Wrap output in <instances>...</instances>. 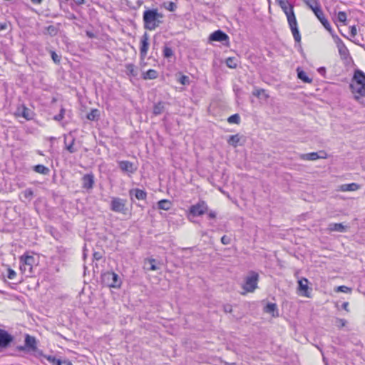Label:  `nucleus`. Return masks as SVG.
I'll list each match as a JSON object with an SVG mask.
<instances>
[{"instance_id": "9d476101", "label": "nucleus", "mask_w": 365, "mask_h": 365, "mask_svg": "<svg viewBox=\"0 0 365 365\" xmlns=\"http://www.w3.org/2000/svg\"><path fill=\"white\" fill-rule=\"evenodd\" d=\"M20 349L35 352L37 354H39V351H41L37 348V341L36 338L29 334H26L24 346L21 347Z\"/></svg>"}, {"instance_id": "2eb2a0df", "label": "nucleus", "mask_w": 365, "mask_h": 365, "mask_svg": "<svg viewBox=\"0 0 365 365\" xmlns=\"http://www.w3.org/2000/svg\"><path fill=\"white\" fill-rule=\"evenodd\" d=\"M15 115L18 117H22L28 120L33 118L32 111L26 108L24 105H21L16 108Z\"/></svg>"}, {"instance_id": "f257e3e1", "label": "nucleus", "mask_w": 365, "mask_h": 365, "mask_svg": "<svg viewBox=\"0 0 365 365\" xmlns=\"http://www.w3.org/2000/svg\"><path fill=\"white\" fill-rule=\"evenodd\" d=\"M349 87L354 99L365 106V73L362 71L355 70Z\"/></svg>"}, {"instance_id": "4468645a", "label": "nucleus", "mask_w": 365, "mask_h": 365, "mask_svg": "<svg viewBox=\"0 0 365 365\" xmlns=\"http://www.w3.org/2000/svg\"><path fill=\"white\" fill-rule=\"evenodd\" d=\"M149 36L147 33H145L140 39V56L142 59L145 58L149 48Z\"/></svg>"}, {"instance_id": "393cba45", "label": "nucleus", "mask_w": 365, "mask_h": 365, "mask_svg": "<svg viewBox=\"0 0 365 365\" xmlns=\"http://www.w3.org/2000/svg\"><path fill=\"white\" fill-rule=\"evenodd\" d=\"M38 355L43 356L48 361H49L52 365H58V364H60V361L61 360L60 359L56 358L54 356H52V355L43 354L42 353V351H39V354Z\"/></svg>"}, {"instance_id": "6ab92c4d", "label": "nucleus", "mask_w": 365, "mask_h": 365, "mask_svg": "<svg viewBox=\"0 0 365 365\" xmlns=\"http://www.w3.org/2000/svg\"><path fill=\"white\" fill-rule=\"evenodd\" d=\"M83 185L82 187L85 189H92L94 184V175L93 173H88L82 178Z\"/></svg>"}, {"instance_id": "de8ad7c7", "label": "nucleus", "mask_w": 365, "mask_h": 365, "mask_svg": "<svg viewBox=\"0 0 365 365\" xmlns=\"http://www.w3.org/2000/svg\"><path fill=\"white\" fill-rule=\"evenodd\" d=\"M180 83L182 85H187L189 83V78L187 76H182L179 80Z\"/></svg>"}, {"instance_id": "bb28decb", "label": "nucleus", "mask_w": 365, "mask_h": 365, "mask_svg": "<svg viewBox=\"0 0 365 365\" xmlns=\"http://www.w3.org/2000/svg\"><path fill=\"white\" fill-rule=\"evenodd\" d=\"M145 265L147 266L146 269L150 271H155L159 269L156 265V260L155 259H148L145 262Z\"/></svg>"}, {"instance_id": "2f4dec72", "label": "nucleus", "mask_w": 365, "mask_h": 365, "mask_svg": "<svg viewBox=\"0 0 365 365\" xmlns=\"http://www.w3.org/2000/svg\"><path fill=\"white\" fill-rule=\"evenodd\" d=\"M100 116V112L98 109H92L88 114L87 118L89 120H97Z\"/></svg>"}, {"instance_id": "473e14b6", "label": "nucleus", "mask_w": 365, "mask_h": 365, "mask_svg": "<svg viewBox=\"0 0 365 365\" xmlns=\"http://www.w3.org/2000/svg\"><path fill=\"white\" fill-rule=\"evenodd\" d=\"M239 142H240V137H239L238 134L229 136V138L227 140L228 144L235 148L237 146Z\"/></svg>"}, {"instance_id": "5fc2aeb1", "label": "nucleus", "mask_w": 365, "mask_h": 365, "mask_svg": "<svg viewBox=\"0 0 365 365\" xmlns=\"http://www.w3.org/2000/svg\"><path fill=\"white\" fill-rule=\"evenodd\" d=\"M74 1L77 5H81L85 3V0H74Z\"/></svg>"}, {"instance_id": "7c9ffc66", "label": "nucleus", "mask_w": 365, "mask_h": 365, "mask_svg": "<svg viewBox=\"0 0 365 365\" xmlns=\"http://www.w3.org/2000/svg\"><path fill=\"white\" fill-rule=\"evenodd\" d=\"M74 142H75V138H72L71 140V142L68 144L67 143V138L66 137L64 138V143L66 145V148L70 153H74L75 152H76V149L74 148V147H73Z\"/></svg>"}, {"instance_id": "a211bd4d", "label": "nucleus", "mask_w": 365, "mask_h": 365, "mask_svg": "<svg viewBox=\"0 0 365 365\" xmlns=\"http://www.w3.org/2000/svg\"><path fill=\"white\" fill-rule=\"evenodd\" d=\"M118 164L120 170L125 173H134L137 170V167L133 163L128 160L120 161Z\"/></svg>"}, {"instance_id": "4d7b16f0", "label": "nucleus", "mask_w": 365, "mask_h": 365, "mask_svg": "<svg viewBox=\"0 0 365 365\" xmlns=\"http://www.w3.org/2000/svg\"><path fill=\"white\" fill-rule=\"evenodd\" d=\"M225 311L226 312H231V311H232V308L230 307V306L225 307Z\"/></svg>"}, {"instance_id": "a878e982", "label": "nucleus", "mask_w": 365, "mask_h": 365, "mask_svg": "<svg viewBox=\"0 0 365 365\" xmlns=\"http://www.w3.org/2000/svg\"><path fill=\"white\" fill-rule=\"evenodd\" d=\"M172 203L168 200H161L158 202V207L163 210H169L171 207Z\"/></svg>"}, {"instance_id": "7ed1b4c3", "label": "nucleus", "mask_w": 365, "mask_h": 365, "mask_svg": "<svg viewBox=\"0 0 365 365\" xmlns=\"http://www.w3.org/2000/svg\"><path fill=\"white\" fill-rule=\"evenodd\" d=\"M163 14L159 13L158 9H147L143 12V26L145 29L149 31L155 30L160 24H162V19Z\"/></svg>"}, {"instance_id": "72a5a7b5", "label": "nucleus", "mask_w": 365, "mask_h": 365, "mask_svg": "<svg viewBox=\"0 0 365 365\" xmlns=\"http://www.w3.org/2000/svg\"><path fill=\"white\" fill-rule=\"evenodd\" d=\"M226 65L230 68H235L237 66V60L235 57H229L226 59Z\"/></svg>"}, {"instance_id": "1a4fd4ad", "label": "nucleus", "mask_w": 365, "mask_h": 365, "mask_svg": "<svg viewBox=\"0 0 365 365\" xmlns=\"http://www.w3.org/2000/svg\"><path fill=\"white\" fill-rule=\"evenodd\" d=\"M208 210V207L205 202L200 201L197 204L190 206L188 216L198 217L201 216Z\"/></svg>"}, {"instance_id": "052dcab7", "label": "nucleus", "mask_w": 365, "mask_h": 365, "mask_svg": "<svg viewBox=\"0 0 365 365\" xmlns=\"http://www.w3.org/2000/svg\"><path fill=\"white\" fill-rule=\"evenodd\" d=\"M319 72L320 73H324L325 72V68L324 67H322L319 69Z\"/></svg>"}, {"instance_id": "680f3d73", "label": "nucleus", "mask_w": 365, "mask_h": 365, "mask_svg": "<svg viewBox=\"0 0 365 365\" xmlns=\"http://www.w3.org/2000/svg\"><path fill=\"white\" fill-rule=\"evenodd\" d=\"M94 257L96 259H99L101 258L100 256H98V252H95L94 253Z\"/></svg>"}, {"instance_id": "864d4df0", "label": "nucleus", "mask_w": 365, "mask_h": 365, "mask_svg": "<svg viewBox=\"0 0 365 365\" xmlns=\"http://www.w3.org/2000/svg\"><path fill=\"white\" fill-rule=\"evenodd\" d=\"M357 34L356 28L355 26H353L351 27V36L352 37H354Z\"/></svg>"}, {"instance_id": "e2e57ef3", "label": "nucleus", "mask_w": 365, "mask_h": 365, "mask_svg": "<svg viewBox=\"0 0 365 365\" xmlns=\"http://www.w3.org/2000/svg\"><path fill=\"white\" fill-rule=\"evenodd\" d=\"M88 36L91 37L93 35L91 33L87 32Z\"/></svg>"}, {"instance_id": "49530a36", "label": "nucleus", "mask_w": 365, "mask_h": 365, "mask_svg": "<svg viewBox=\"0 0 365 365\" xmlns=\"http://www.w3.org/2000/svg\"><path fill=\"white\" fill-rule=\"evenodd\" d=\"M16 276V273L14 270H13L11 268L8 269V273H7V277L9 279H14L15 277Z\"/></svg>"}, {"instance_id": "c756f323", "label": "nucleus", "mask_w": 365, "mask_h": 365, "mask_svg": "<svg viewBox=\"0 0 365 365\" xmlns=\"http://www.w3.org/2000/svg\"><path fill=\"white\" fill-rule=\"evenodd\" d=\"M33 170L36 173L43 175H48L49 173V169L43 165H36L34 167Z\"/></svg>"}, {"instance_id": "4be33fe9", "label": "nucleus", "mask_w": 365, "mask_h": 365, "mask_svg": "<svg viewBox=\"0 0 365 365\" xmlns=\"http://www.w3.org/2000/svg\"><path fill=\"white\" fill-rule=\"evenodd\" d=\"M264 312L273 317L278 316L277 306L275 303H268L264 307Z\"/></svg>"}, {"instance_id": "58836bf2", "label": "nucleus", "mask_w": 365, "mask_h": 365, "mask_svg": "<svg viewBox=\"0 0 365 365\" xmlns=\"http://www.w3.org/2000/svg\"><path fill=\"white\" fill-rule=\"evenodd\" d=\"M227 122L229 123L239 124L240 123V117L239 114L236 113L230 116L227 118Z\"/></svg>"}, {"instance_id": "a19ab883", "label": "nucleus", "mask_w": 365, "mask_h": 365, "mask_svg": "<svg viewBox=\"0 0 365 365\" xmlns=\"http://www.w3.org/2000/svg\"><path fill=\"white\" fill-rule=\"evenodd\" d=\"M336 292H344V293H350L351 292V289L344 285L339 286L335 289Z\"/></svg>"}, {"instance_id": "f03ea898", "label": "nucleus", "mask_w": 365, "mask_h": 365, "mask_svg": "<svg viewBox=\"0 0 365 365\" xmlns=\"http://www.w3.org/2000/svg\"><path fill=\"white\" fill-rule=\"evenodd\" d=\"M279 6L287 16L289 26L295 41L299 43L301 41V35L298 29L297 21L294 13L293 6L288 1V0H287L283 2V4H280Z\"/></svg>"}, {"instance_id": "13d9d810", "label": "nucleus", "mask_w": 365, "mask_h": 365, "mask_svg": "<svg viewBox=\"0 0 365 365\" xmlns=\"http://www.w3.org/2000/svg\"><path fill=\"white\" fill-rule=\"evenodd\" d=\"M349 306V303L348 302H344L343 304H342V308L347 310V307Z\"/></svg>"}, {"instance_id": "f8f14e48", "label": "nucleus", "mask_w": 365, "mask_h": 365, "mask_svg": "<svg viewBox=\"0 0 365 365\" xmlns=\"http://www.w3.org/2000/svg\"><path fill=\"white\" fill-rule=\"evenodd\" d=\"M14 341V336L6 330L0 329V348H6Z\"/></svg>"}, {"instance_id": "c9c22d12", "label": "nucleus", "mask_w": 365, "mask_h": 365, "mask_svg": "<svg viewBox=\"0 0 365 365\" xmlns=\"http://www.w3.org/2000/svg\"><path fill=\"white\" fill-rule=\"evenodd\" d=\"M297 76L300 80H302V81H304L305 83L312 82V79L309 78L307 76V73L303 71H299V69H297Z\"/></svg>"}, {"instance_id": "3c124183", "label": "nucleus", "mask_w": 365, "mask_h": 365, "mask_svg": "<svg viewBox=\"0 0 365 365\" xmlns=\"http://www.w3.org/2000/svg\"><path fill=\"white\" fill-rule=\"evenodd\" d=\"M58 365H73L72 363L68 359L61 360Z\"/></svg>"}, {"instance_id": "cd10ccee", "label": "nucleus", "mask_w": 365, "mask_h": 365, "mask_svg": "<svg viewBox=\"0 0 365 365\" xmlns=\"http://www.w3.org/2000/svg\"><path fill=\"white\" fill-rule=\"evenodd\" d=\"M126 73L132 77H136L138 72L135 68V66L133 63H128L125 65Z\"/></svg>"}, {"instance_id": "dca6fc26", "label": "nucleus", "mask_w": 365, "mask_h": 365, "mask_svg": "<svg viewBox=\"0 0 365 365\" xmlns=\"http://www.w3.org/2000/svg\"><path fill=\"white\" fill-rule=\"evenodd\" d=\"M209 40L212 41L228 42L229 36L224 31L221 30H217L210 35Z\"/></svg>"}, {"instance_id": "aec40b11", "label": "nucleus", "mask_w": 365, "mask_h": 365, "mask_svg": "<svg viewBox=\"0 0 365 365\" xmlns=\"http://www.w3.org/2000/svg\"><path fill=\"white\" fill-rule=\"evenodd\" d=\"M129 194L131 197L135 196L139 200H145L147 197L146 192L138 188L130 190Z\"/></svg>"}, {"instance_id": "603ef678", "label": "nucleus", "mask_w": 365, "mask_h": 365, "mask_svg": "<svg viewBox=\"0 0 365 365\" xmlns=\"http://www.w3.org/2000/svg\"><path fill=\"white\" fill-rule=\"evenodd\" d=\"M207 215L210 219H215L216 217V212L215 211L210 210L207 213Z\"/></svg>"}, {"instance_id": "f3484780", "label": "nucleus", "mask_w": 365, "mask_h": 365, "mask_svg": "<svg viewBox=\"0 0 365 365\" xmlns=\"http://www.w3.org/2000/svg\"><path fill=\"white\" fill-rule=\"evenodd\" d=\"M327 158V154L324 151L313 152L307 154H302L301 159L304 160H315L319 158L324 159Z\"/></svg>"}, {"instance_id": "b1692460", "label": "nucleus", "mask_w": 365, "mask_h": 365, "mask_svg": "<svg viewBox=\"0 0 365 365\" xmlns=\"http://www.w3.org/2000/svg\"><path fill=\"white\" fill-rule=\"evenodd\" d=\"M359 188V185L356 183L352 182L349 184H344L341 185L340 190L343 192L355 191Z\"/></svg>"}, {"instance_id": "f704fd0d", "label": "nucleus", "mask_w": 365, "mask_h": 365, "mask_svg": "<svg viewBox=\"0 0 365 365\" xmlns=\"http://www.w3.org/2000/svg\"><path fill=\"white\" fill-rule=\"evenodd\" d=\"M46 34L50 35L51 36H54L57 35L58 29L56 26L53 25H50L46 27Z\"/></svg>"}, {"instance_id": "5701e85b", "label": "nucleus", "mask_w": 365, "mask_h": 365, "mask_svg": "<svg viewBox=\"0 0 365 365\" xmlns=\"http://www.w3.org/2000/svg\"><path fill=\"white\" fill-rule=\"evenodd\" d=\"M328 230L330 232H343L345 231V227L341 223H330L328 225Z\"/></svg>"}, {"instance_id": "ddd939ff", "label": "nucleus", "mask_w": 365, "mask_h": 365, "mask_svg": "<svg viewBox=\"0 0 365 365\" xmlns=\"http://www.w3.org/2000/svg\"><path fill=\"white\" fill-rule=\"evenodd\" d=\"M309 281L306 278H302L298 280V288L299 291L300 292V294L302 296L306 297H310V290L309 286Z\"/></svg>"}, {"instance_id": "c85d7f7f", "label": "nucleus", "mask_w": 365, "mask_h": 365, "mask_svg": "<svg viewBox=\"0 0 365 365\" xmlns=\"http://www.w3.org/2000/svg\"><path fill=\"white\" fill-rule=\"evenodd\" d=\"M165 110V103L163 102H158L155 104L153 107V113L155 115L161 114Z\"/></svg>"}, {"instance_id": "412c9836", "label": "nucleus", "mask_w": 365, "mask_h": 365, "mask_svg": "<svg viewBox=\"0 0 365 365\" xmlns=\"http://www.w3.org/2000/svg\"><path fill=\"white\" fill-rule=\"evenodd\" d=\"M158 73L156 70L149 69L146 72L143 73L142 78L144 80H153L157 78Z\"/></svg>"}, {"instance_id": "6e6d98bb", "label": "nucleus", "mask_w": 365, "mask_h": 365, "mask_svg": "<svg viewBox=\"0 0 365 365\" xmlns=\"http://www.w3.org/2000/svg\"><path fill=\"white\" fill-rule=\"evenodd\" d=\"M337 321L339 322V324H340V325H341V327L344 326V325H345V324H346V320H344V319H338Z\"/></svg>"}, {"instance_id": "bf43d9fd", "label": "nucleus", "mask_w": 365, "mask_h": 365, "mask_svg": "<svg viewBox=\"0 0 365 365\" xmlns=\"http://www.w3.org/2000/svg\"><path fill=\"white\" fill-rule=\"evenodd\" d=\"M34 4H40L42 0H31Z\"/></svg>"}, {"instance_id": "c03bdc74", "label": "nucleus", "mask_w": 365, "mask_h": 365, "mask_svg": "<svg viewBox=\"0 0 365 365\" xmlns=\"http://www.w3.org/2000/svg\"><path fill=\"white\" fill-rule=\"evenodd\" d=\"M221 242L225 245H230L231 243V238L227 235H223L221 237Z\"/></svg>"}, {"instance_id": "79ce46f5", "label": "nucleus", "mask_w": 365, "mask_h": 365, "mask_svg": "<svg viewBox=\"0 0 365 365\" xmlns=\"http://www.w3.org/2000/svg\"><path fill=\"white\" fill-rule=\"evenodd\" d=\"M346 14L344 11H339L337 14V19L339 21L345 23L346 21Z\"/></svg>"}, {"instance_id": "09e8293b", "label": "nucleus", "mask_w": 365, "mask_h": 365, "mask_svg": "<svg viewBox=\"0 0 365 365\" xmlns=\"http://www.w3.org/2000/svg\"><path fill=\"white\" fill-rule=\"evenodd\" d=\"M10 27V24L7 22L0 23V31L6 30Z\"/></svg>"}, {"instance_id": "39448f33", "label": "nucleus", "mask_w": 365, "mask_h": 365, "mask_svg": "<svg viewBox=\"0 0 365 365\" xmlns=\"http://www.w3.org/2000/svg\"><path fill=\"white\" fill-rule=\"evenodd\" d=\"M259 280V274L252 271L245 277V282L242 285L244 292L242 294H245L247 292H253L257 287Z\"/></svg>"}, {"instance_id": "4c0bfd02", "label": "nucleus", "mask_w": 365, "mask_h": 365, "mask_svg": "<svg viewBox=\"0 0 365 365\" xmlns=\"http://www.w3.org/2000/svg\"><path fill=\"white\" fill-rule=\"evenodd\" d=\"M163 52L164 57L166 58H171L174 56L173 49L168 46H164Z\"/></svg>"}, {"instance_id": "a18cd8bd", "label": "nucleus", "mask_w": 365, "mask_h": 365, "mask_svg": "<svg viewBox=\"0 0 365 365\" xmlns=\"http://www.w3.org/2000/svg\"><path fill=\"white\" fill-rule=\"evenodd\" d=\"M64 112H65L64 108H61L60 110V113L54 116V118H53L54 120H56L57 121L61 120L64 117Z\"/></svg>"}, {"instance_id": "6e6552de", "label": "nucleus", "mask_w": 365, "mask_h": 365, "mask_svg": "<svg viewBox=\"0 0 365 365\" xmlns=\"http://www.w3.org/2000/svg\"><path fill=\"white\" fill-rule=\"evenodd\" d=\"M127 200L120 197H112L110 201V210L113 212L126 214L128 208L126 207Z\"/></svg>"}, {"instance_id": "9b49d317", "label": "nucleus", "mask_w": 365, "mask_h": 365, "mask_svg": "<svg viewBox=\"0 0 365 365\" xmlns=\"http://www.w3.org/2000/svg\"><path fill=\"white\" fill-rule=\"evenodd\" d=\"M332 37L336 44L339 53L341 58L347 59L349 56V51L342 40L336 35L332 34Z\"/></svg>"}, {"instance_id": "37998d69", "label": "nucleus", "mask_w": 365, "mask_h": 365, "mask_svg": "<svg viewBox=\"0 0 365 365\" xmlns=\"http://www.w3.org/2000/svg\"><path fill=\"white\" fill-rule=\"evenodd\" d=\"M51 56L52 58V60L56 63H58L61 61V57L55 52V51H51Z\"/></svg>"}, {"instance_id": "ea45409f", "label": "nucleus", "mask_w": 365, "mask_h": 365, "mask_svg": "<svg viewBox=\"0 0 365 365\" xmlns=\"http://www.w3.org/2000/svg\"><path fill=\"white\" fill-rule=\"evenodd\" d=\"M163 7L170 11H174L176 9L177 6L173 1H167L163 3Z\"/></svg>"}, {"instance_id": "0eeeda50", "label": "nucleus", "mask_w": 365, "mask_h": 365, "mask_svg": "<svg viewBox=\"0 0 365 365\" xmlns=\"http://www.w3.org/2000/svg\"><path fill=\"white\" fill-rule=\"evenodd\" d=\"M103 283L109 287L119 288L122 281L118 274L113 272H107L102 274Z\"/></svg>"}, {"instance_id": "423d86ee", "label": "nucleus", "mask_w": 365, "mask_h": 365, "mask_svg": "<svg viewBox=\"0 0 365 365\" xmlns=\"http://www.w3.org/2000/svg\"><path fill=\"white\" fill-rule=\"evenodd\" d=\"M307 4L309 6V7L313 11L315 16L320 21L324 27L332 35L333 30L331 29V26L328 20L324 16V12L321 9L320 5L317 1H315L314 6L309 4L308 1H307Z\"/></svg>"}, {"instance_id": "8fccbe9b", "label": "nucleus", "mask_w": 365, "mask_h": 365, "mask_svg": "<svg viewBox=\"0 0 365 365\" xmlns=\"http://www.w3.org/2000/svg\"><path fill=\"white\" fill-rule=\"evenodd\" d=\"M264 93V89H256L255 91H253L252 94L255 96L259 97Z\"/></svg>"}, {"instance_id": "20e7f679", "label": "nucleus", "mask_w": 365, "mask_h": 365, "mask_svg": "<svg viewBox=\"0 0 365 365\" xmlns=\"http://www.w3.org/2000/svg\"><path fill=\"white\" fill-rule=\"evenodd\" d=\"M20 269L27 277L33 274V267L36 264V259L34 255L25 254L20 257Z\"/></svg>"}, {"instance_id": "e433bc0d", "label": "nucleus", "mask_w": 365, "mask_h": 365, "mask_svg": "<svg viewBox=\"0 0 365 365\" xmlns=\"http://www.w3.org/2000/svg\"><path fill=\"white\" fill-rule=\"evenodd\" d=\"M21 194L23 195L24 197L29 202H30L34 197V192L31 188L26 189L21 192Z\"/></svg>"}]
</instances>
